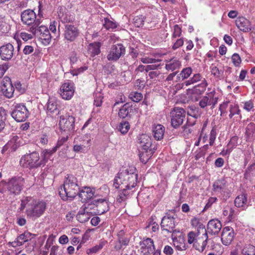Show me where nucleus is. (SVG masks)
Wrapping results in <instances>:
<instances>
[{
    "label": "nucleus",
    "mask_w": 255,
    "mask_h": 255,
    "mask_svg": "<svg viewBox=\"0 0 255 255\" xmlns=\"http://www.w3.org/2000/svg\"><path fill=\"white\" fill-rule=\"evenodd\" d=\"M159 66V64H151L149 65H147L146 66L140 65L138 66L137 68V70L139 71L142 72L145 70L146 72H148L150 70H157V68Z\"/></svg>",
    "instance_id": "nucleus-40"
},
{
    "label": "nucleus",
    "mask_w": 255,
    "mask_h": 255,
    "mask_svg": "<svg viewBox=\"0 0 255 255\" xmlns=\"http://www.w3.org/2000/svg\"><path fill=\"white\" fill-rule=\"evenodd\" d=\"M101 44L100 42L91 43L88 46V52L92 56H95L100 52Z\"/></svg>",
    "instance_id": "nucleus-34"
},
{
    "label": "nucleus",
    "mask_w": 255,
    "mask_h": 255,
    "mask_svg": "<svg viewBox=\"0 0 255 255\" xmlns=\"http://www.w3.org/2000/svg\"><path fill=\"white\" fill-rule=\"evenodd\" d=\"M47 110L50 113L57 111V104L55 99H50L47 102Z\"/></svg>",
    "instance_id": "nucleus-37"
},
{
    "label": "nucleus",
    "mask_w": 255,
    "mask_h": 255,
    "mask_svg": "<svg viewBox=\"0 0 255 255\" xmlns=\"http://www.w3.org/2000/svg\"><path fill=\"white\" fill-rule=\"evenodd\" d=\"M174 226V218L173 216L167 214L162 218L160 222L161 233L166 232L168 235H170L173 232Z\"/></svg>",
    "instance_id": "nucleus-10"
},
{
    "label": "nucleus",
    "mask_w": 255,
    "mask_h": 255,
    "mask_svg": "<svg viewBox=\"0 0 255 255\" xmlns=\"http://www.w3.org/2000/svg\"><path fill=\"white\" fill-rule=\"evenodd\" d=\"M105 243L104 242L100 243L98 245H96L94 247L88 249L86 250V253L88 255H91L92 254L96 253L99 251L101 250L104 246Z\"/></svg>",
    "instance_id": "nucleus-39"
},
{
    "label": "nucleus",
    "mask_w": 255,
    "mask_h": 255,
    "mask_svg": "<svg viewBox=\"0 0 255 255\" xmlns=\"http://www.w3.org/2000/svg\"><path fill=\"white\" fill-rule=\"evenodd\" d=\"M154 220V217L152 216L149 222V224L147 226H146V228L151 227L152 231L155 232L158 230L159 227L157 223L153 222Z\"/></svg>",
    "instance_id": "nucleus-55"
},
{
    "label": "nucleus",
    "mask_w": 255,
    "mask_h": 255,
    "mask_svg": "<svg viewBox=\"0 0 255 255\" xmlns=\"http://www.w3.org/2000/svg\"><path fill=\"white\" fill-rule=\"evenodd\" d=\"M237 26L244 32H248L252 29L250 21L244 17H239L236 20Z\"/></svg>",
    "instance_id": "nucleus-26"
},
{
    "label": "nucleus",
    "mask_w": 255,
    "mask_h": 255,
    "mask_svg": "<svg viewBox=\"0 0 255 255\" xmlns=\"http://www.w3.org/2000/svg\"><path fill=\"white\" fill-rule=\"evenodd\" d=\"M255 172V162L250 165L246 169L244 174L245 177L247 178L252 172Z\"/></svg>",
    "instance_id": "nucleus-62"
},
{
    "label": "nucleus",
    "mask_w": 255,
    "mask_h": 255,
    "mask_svg": "<svg viewBox=\"0 0 255 255\" xmlns=\"http://www.w3.org/2000/svg\"><path fill=\"white\" fill-rule=\"evenodd\" d=\"M41 22L42 21L40 19H37L34 24L30 27L29 31L33 35L37 36L49 30L47 27L41 24Z\"/></svg>",
    "instance_id": "nucleus-22"
},
{
    "label": "nucleus",
    "mask_w": 255,
    "mask_h": 255,
    "mask_svg": "<svg viewBox=\"0 0 255 255\" xmlns=\"http://www.w3.org/2000/svg\"><path fill=\"white\" fill-rule=\"evenodd\" d=\"M118 240L123 246H126L129 243V239L125 236V232L123 230L120 231L118 234Z\"/></svg>",
    "instance_id": "nucleus-42"
},
{
    "label": "nucleus",
    "mask_w": 255,
    "mask_h": 255,
    "mask_svg": "<svg viewBox=\"0 0 255 255\" xmlns=\"http://www.w3.org/2000/svg\"><path fill=\"white\" fill-rule=\"evenodd\" d=\"M57 26H58V31L57 34V36H59L60 35V22L59 21H56L54 20L52 22H51L49 26V29L53 34H56V27Z\"/></svg>",
    "instance_id": "nucleus-51"
},
{
    "label": "nucleus",
    "mask_w": 255,
    "mask_h": 255,
    "mask_svg": "<svg viewBox=\"0 0 255 255\" xmlns=\"http://www.w3.org/2000/svg\"><path fill=\"white\" fill-rule=\"evenodd\" d=\"M6 115L5 111L2 108H0V131L2 130L5 127Z\"/></svg>",
    "instance_id": "nucleus-47"
},
{
    "label": "nucleus",
    "mask_w": 255,
    "mask_h": 255,
    "mask_svg": "<svg viewBox=\"0 0 255 255\" xmlns=\"http://www.w3.org/2000/svg\"><path fill=\"white\" fill-rule=\"evenodd\" d=\"M1 91L7 98H11L13 96L14 88L8 77L5 76L3 78L1 82Z\"/></svg>",
    "instance_id": "nucleus-13"
},
{
    "label": "nucleus",
    "mask_w": 255,
    "mask_h": 255,
    "mask_svg": "<svg viewBox=\"0 0 255 255\" xmlns=\"http://www.w3.org/2000/svg\"><path fill=\"white\" fill-rule=\"evenodd\" d=\"M181 66V62L177 59H172L169 61L165 65V68L168 71H174L179 69Z\"/></svg>",
    "instance_id": "nucleus-33"
},
{
    "label": "nucleus",
    "mask_w": 255,
    "mask_h": 255,
    "mask_svg": "<svg viewBox=\"0 0 255 255\" xmlns=\"http://www.w3.org/2000/svg\"><path fill=\"white\" fill-rule=\"evenodd\" d=\"M33 198L30 197H26L21 200V203L20 205V210L23 211L25 207L27 208L29 205L31 201H32Z\"/></svg>",
    "instance_id": "nucleus-52"
},
{
    "label": "nucleus",
    "mask_w": 255,
    "mask_h": 255,
    "mask_svg": "<svg viewBox=\"0 0 255 255\" xmlns=\"http://www.w3.org/2000/svg\"><path fill=\"white\" fill-rule=\"evenodd\" d=\"M221 229L222 224L219 220L212 219L210 220L207 224V231L204 234V235L206 237V239L203 243V247H205L207 244L208 234L212 236H217Z\"/></svg>",
    "instance_id": "nucleus-7"
},
{
    "label": "nucleus",
    "mask_w": 255,
    "mask_h": 255,
    "mask_svg": "<svg viewBox=\"0 0 255 255\" xmlns=\"http://www.w3.org/2000/svg\"><path fill=\"white\" fill-rule=\"evenodd\" d=\"M37 37H39L41 40L43 44H47L49 43L51 41L52 36L51 35L49 30L46 31L45 33H43L40 35H38Z\"/></svg>",
    "instance_id": "nucleus-41"
},
{
    "label": "nucleus",
    "mask_w": 255,
    "mask_h": 255,
    "mask_svg": "<svg viewBox=\"0 0 255 255\" xmlns=\"http://www.w3.org/2000/svg\"><path fill=\"white\" fill-rule=\"evenodd\" d=\"M56 151L54 150V147L52 148L51 150L46 149L42 151V161H44V164H45L49 158V155H52Z\"/></svg>",
    "instance_id": "nucleus-49"
},
{
    "label": "nucleus",
    "mask_w": 255,
    "mask_h": 255,
    "mask_svg": "<svg viewBox=\"0 0 255 255\" xmlns=\"http://www.w3.org/2000/svg\"><path fill=\"white\" fill-rule=\"evenodd\" d=\"M211 71L212 74L217 78H220L223 73L221 70H219V68L214 65L211 66Z\"/></svg>",
    "instance_id": "nucleus-53"
},
{
    "label": "nucleus",
    "mask_w": 255,
    "mask_h": 255,
    "mask_svg": "<svg viewBox=\"0 0 255 255\" xmlns=\"http://www.w3.org/2000/svg\"><path fill=\"white\" fill-rule=\"evenodd\" d=\"M77 178L72 175H67L63 186L59 190V195L63 200H72L79 191Z\"/></svg>",
    "instance_id": "nucleus-2"
},
{
    "label": "nucleus",
    "mask_w": 255,
    "mask_h": 255,
    "mask_svg": "<svg viewBox=\"0 0 255 255\" xmlns=\"http://www.w3.org/2000/svg\"><path fill=\"white\" fill-rule=\"evenodd\" d=\"M130 126L128 122L126 121L122 122L118 128V129L122 134H125L128 132Z\"/></svg>",
    "instance_id": "nucleus-46"
},
{
    "label": "nucleus",
    "mask_w": 255,
    "mask_h": 255,
    "mask_svg": "<svg viewBox=\"0 0 255 255\" xmlns=\"http://www.w3.org/2000/svg\"><path fill=\"white\" fill-rule=\"evenodd\" d=\"M85 136H83L81 137H76L74 140V143L75 145L73 146V150L75 152H83L84 150V147H85L84 144V141Z\"/></svg>",
    "instance_id": "nucleus-29"
},
{
    "label": "nucleus",
    "mask_w": 255,
    "mask_h": 255,
    "mask_svg": "<svg viewBox=\"0 0 255 255\" xmlns=\"http://www.w3.org/2000/svg\"><path fill=\"white\" fill-rule=\"evenodd\" d=\"M78 194L82 202H85L93 197L94 192L90 187H85L82 190H79Z\"/></svg>",
    "instance_id": "nucleus-27"
},
{
    "label": "nucleus",
    "mask_w": 255,
    "mask_h": 255,
    "mask_svg": "<svg viewBox=\"0 0 255 255\" xmlns=\"http://www.w3.org/2000/svg\"><path fill=\"white\" fill-rule=\"evenodd\" d=\"M11 115L16 121L21 122L26 120L29 112L25 106L19 104L15 106Z\"/></svg>",
    "instance_id": "nucleus-8"
},
{
    "label": "nucleus",
    "mask_w": 255,
    "mask_h": 255,
    "mask_svg": "<svg viewBox=\"0 0 255 255\" xmlns=\"http://www.w3.org/2000/svg\"><path fill=\"white\" fill-rule=\"evenodd\" d=\"M34 51V48L33 46L31 45H26L25 46L23 52L24 54L28 55L32 53Z\"/></svg>",
    "instance_id": "nucleus-64"
},
{
    "label": "nucleus",
    "mask_w": 255,
    "mask_h": 255,
    "mask_svg": "<svg viewBox=\"0 0 255 255\" xmlns=\"http://www.w3.org/2000/svg\"><path fill=\"white\" fill-rule=\"evenodd\" d=\"M154 147L150 149H139V157L140 161L144 164L147 163L154 152Z\"/></svg>",
    "instance_id": "nucleus-25"
},
{
    "label": "nucleus",
    "mask_w": 255,
    "mask_h": 255,
    "mask_svg": "<svg viewBox=\"0 0 255 255\" xmlns=\"http://www.w3.org/2000/svg\"><path fill=\"white\" fill-rule=\"evenodd\" d=\"M125 48L121 44L114 45L111 48L107 55L109 61H116L125 53Z\"/></svg>",
    "instance_id": "nucleus-11"
},
{
    "label": "nucleus",
    "mask_w": 255,
    "mask_h": 255,
    "mask_svg": "<svg viewBox=\"0 0 255 255\" xmlns=\"http://www.w3.org/2000/svg\"><path fill=\"white\" fill-rule=\"evenodd\" d=\"M24 184V179L21 177H18L12 178L7 183L1 181L0 182V186L5 185L10 194L17 195L20 193Z\"/></svg>",
    "instance_id": "nucleus-5"
},
{
    "label": "nucleus",
    "mask_w": 255,
    "mask_h": 255,
    "mask_svg": "<svg viewBox=\"0 0 255 255\" xmlns=\"http://www.w3.org/2000/svg\"><path fill=\"white\" fill-rule=\"evenodd\" d=\"M235 205L238 208L244 207L247 205V194L243 193L238 195L235 199Z\"/></svg>",
    "instance_id": "nucleus-31"
},
{
    "label": "nucleus",
    "mask_w": 255,
    "mask_h": 255,
    "mask_svg": "<svg viewBox=\"0 0 255 255\" xmlns=\"http://www.w3.org/2000/svg\"><path fill=\"white\" fill-rule=\"evenodd\" d=\"M232 60L235 66H238L241 62V59L239 55L234 53L232 56Z\"/></svg>",
    "instance_id": "nucleus-58"
},
{
    "label": "nucleus",
    "mask_w": 255,
    "mask_h": 255,
    "mask_svg": "<svg viewBox=\"0 0 255 255\" xmlns=\"http://www.w3.org/2000/svg\"><path fill=\"white\" fill-rule=\"evenodd\" d=\"M46 207V204L44 201L33 199L28 206L27 207L26 214L27 217L35 220L43 214Z\"/></svg>",
    "instance_id": "nucleus-3"
},
{
    "label": "nucleus",
    "mask_w": 255,
    "mask_h": 255,
    "mask_svg": "<svg viewBox=\"0 0 255 255\" xmlns=\"http://www.w3.org/2000/svg\"><path fill=\"white\" fill-rule=\"evenodd\" d=\"M21 19L24 23L31 26L38 18H36V14L33 10L27 9L21 13Z\"/></svg>",
    "instance_id": "nucleus-19"
},
{
    "label": "nucleus",
    "mask_w": 255,
    "mask_h": 255,
    "mask_svg": "<svg viewBox=\"0 0 255 255\" xmlns=\"http://www.w3.org/2000/svg\"><path fill=\"white\" fill-rule=\"evenodd\" d=\"M186 116V111L184 109L179 107L173 108L170 113L171 126L175 128H178L183 124Z\"/></svg>",
    "instance_id": "nucleus-6"
},
{
    "label": "nucleus",
    "mask_w": 255,
    "mask_h": 255,
    "mask_svg": "<svg viewBox=\"0 0 255 255\" xmlns=\"http://www.w3.org/2000/svg\"><path fill=\"white\" fill-rule=\"evenodd\" d=\"M242 253L244 255H255V247L249 245L243 249Z\"/></svg>",
    "instance_id": "nucleus-43"
},
{
    "label": "nucleus",
    "mask_w": 255,
    "mask_h": 255,
    "mask_svg": "<svg viewBox=\"0 0 255 255\" xmlns=\"http://www.w3.org/2000/svg\"><path fill=\"white\" fill-rule=\"evenodd\" d=\"M140 252L143 255L152 253L155 248L153 241L150 238H147L143 240L140 244Z\"/></svg>",
    "instance_id": "nucleus-23"
},
{
    "label": "nucleus",
    "mask_w": 255,
    "mask_h": 255,
    "mask_svg": "<svg viewBox=\"0 0 255 255\" xmlns=\"http://www.w3.org/2000/svg\"><path fill=\"white\" fill-rule=\"evenodd\" d=\"M92 204H88L79 212L76 216V218L79 222H86L90 219L91 215H94L93 212L91 211L92 208Z\"/></svg>",
    "instance_id": "nucleus-18"
},
{
    "label": "nucleus",
    "mask_w": 255,
    "mask_h": 255,
    "mask_svg": "<svg viewBox=\"0 0 255 255\" xmlns=\"http://www.w3.org/2000/svg\"><path fill=\"white\" fill-rule=\"evenodd\" d=\"M18 138V137L17 136H13V138L5 146H3L2 152L4 153L10 147H11V150H15L17 146L15 143L16 142V140Z\"/></svg>",
    "instance_id": "nucleus-36"
},
{
    "label": "nucleus",
    "mask_w": 255,
    "mask_h": 255,
    "mask_svg": "<svg viewBox=\"0 0 255 255\" xmlns=\"http://www.w3.org/2000/svg\"><path fill=\"white\" fill-rule=\"evenodd\" d=\"M192 69L190 67L184 68L176 77V81H181L188 78L192 74Z\"/></svg>",
    "instance_id": "nucleus-35"
},
{
    "label": "nucleus",
    "mask_w": 255,
    "mask_h": 255,
    "mask_svg": "<svg viewBox=\"0 0 255 255\" xmlns=\"http://www.w3.org/2000/svg\"><path fill=\"white\" fill-rule=\"evenodd\" d=\"M132 112V105L129 103H126L120 109L118 115L120 118L124 119L128 117H130V114Z\"/></svg>",
    "instance_id": "nucleus-28"
},
{
    "label": "nucleus",
    "mask_w": 255,
    "mask_h": 255,
    "mask_svg": "<svg viewBox=\"0 0 255 255\" xmlns=\"http://www.w3.org/2000/svg\"><path fill=\"white\" fill-rule=\"evenodd\" d=\"M134 24L136 27H139L142 26L144 23L143 17L136 16L133 19Z\"/></svg>",
    "instance_id": "nucleus-56"
},
{
    "label": "nucleus",
    "mask_w": 255,
    "mask_h": 255,
    "mask_svg": "<svg viewBox=\"0 0 255 255\" xmlns=\"http://www.w3.org/2000/svg\"><path fill=\"white\" fill-rule=\"evenodd\" d=\"M216 137V129L213 128L210 133V137H209V144L210 145H212L214 142V141Z\"/></svg>",
    "instance_id": "nucleus-60"
},
{
    "label": "nucleus",
    "mask_w": 255,
    "mask_h": 255,
    "mask_svg": "<svg viewBox=\"0 0 255 255\" xmlns=\"http://www.w3.org/2000/svg\"><path fill=\"white\" fill-rule=\"evenodd\" d=\"M195 121L190 123L189 119H187L186 125L184 126L183 128H184L183 131L187 134L190 133L192 131V130L188 128L189 126H193L195 124Z\"/></svg>",
    "instance_id": "nucleus-61"
},
{
    "label": "nucleus",
    "mask_w": 255,
    "mask_h": 255,
    "mask_svg": "<svg viewBox=\"0 0 255 255\" xmlns=\"http://www.w3.org/2000/svg\"><path fill=\"white\" fill-rule=\"evenodd\" d=\"M75 118L72 116H61L59 121V127L61 130L70 132L74 128Z\"/></svg>",
    "instance_id": "nucleus-9"
},
{
    "label": "nucleus",
    "mask_w": 255,
    "mask_h": 255,
    "mask_svg": "<svg viewBox=\"0 0 255 255\" xmlns=\"http://www.w3.org/2000/svg\"><path fill=\"white\" fill-rule=\"evenodd\" d=\"M68 138V135H66V137H62L61 138H60L56 144V145L54 147V150L57 151V150L61 146H62L64 142H65Z\"/></svg>",
    "instance_id": "nucleus-59"
},
{
    "label": "nucleus",
    "mask_w": 255,
    "mask_h": 255,
    "mask_svg": "<svg viewBox=\"0 0 255 255\" xmlns=\"http://www.w3.org/2000/svg\"><path fill=\"white\" fill-rule=\"evenodd\" d=\"M235 237V233L233 229L230 227L224 228L222 231L221 241L225 246L230 245Z\"/></svg>",
    "instance_id": "nucleus-16"
},
{
    "label": "nucleus",
    "mask_w": 255,
    "mask_h": 255,
    "mask_svg": "<svg viewBox=\"0 0 255 255\" xmlns=\"http://www.w3.org/2000/svg\"><path fill=\"white\" fill-rule=\"evenodd\" d=\"M79 34L78 28L71 24L65 25L64 30V38L68 41L72 42L75 40Z\"/></svg>",
    "instance_id": "nucleus-17"
},
{
    "label": "nucleus",
    "mask_w": 255,
    "mask_h": 255,
    "mask_svg": "<svg viewBox=\"0 0 255 255\" xmlns=\"http://www.w3.org/2000/svg\"><path fill=\"white\" fill-rule=\"evenodd\" d=\"M103 26L107 30H113L117 28V24L116 22L111 20L108 18H105Z\"/></svg>",
    "instance_id": "nucleus-38"
},
{
    "label": "nucleus",
    "mask_w": 255,
    "mask_h": 255,
    "mask_svg": "<svg viewBox=\"0 0 255 255\" xmlns=\"http://www.w3.org/2000/svg\"><path fill=\"white\" fill-rule=\"evenodd\" d=\"M138 174L133 166L121 168L114 180L113 186L116 188H127L132 189L137 184Z\"/></svg>",
    "instance_id": "nucleus-1"
},
{
    "label": "nucleus",
    "mask_w": 255,
    "mask_h": 255,
    "mask_svg": "<svg viewBox=\"0 0 255 255\" xmlns=\"http://www.w3.org/2000/svg\"><path fill=\"white\" fill-rule=\"evenodd\" d=\"M14 48L10 43L2 45L0 47V56L2 60H10L13 55Z\"/></svg>",
    "instance_id": "nucleus-20"
},
{
    "label": "nucleus",
    "mask_w": 255,
    "mask_h": 255,
    "mask_svg": "<svg viewBox=\"0 0 255 255\" xmlns=\"http://www.w3.org/2000/svg\"><path fill=\"white\" fill-rule=\"evenodd\" d=\"M120 189L122 190V192L119 193L117 198V200L119 203L123 202L126 199L127 196L129 194L128 190H130L127 188H123Z\"/></svg>",
    "instance_id": "nucleus-45"
},
{
    "label": "nucleus",
    "mask_w": 255,
    "mask_h": 255,
    "mask_svg": "<svg viewBox=\"0 0 255 255\" xmlns=\"http://www.w3.org/2000/svg\"><path fill=\"white\" fill-rule=\"evenodd\" d=\"M202 77L200 74H195L189 80L185 81V83L186 86L194 84L199 81H201Z\"/></svg>",
    "instance_id": "nucleus-48"
},
{
    "label": "nucleus",
    "mask_w": 255,
    "mask_h": 255,
    "mask_svg": "<svg viewBox=\"0 0 255 255\" xmlns=\"http://www.w3.org/2000/svg\"><path fill=\"white\" fill-rule=\"evenodd\" d=\"M35 235L28 232H25L19 235L15 240L9 243L13 247H16L22 245L24 243L31 240Z\"/></svg>",
    "instance_id": "nucleus-21"
},
{
    "label": "nucleus",
    "mask_w": 255,
    "mask_h": 255,
    "mask_svg": "<svg viewBox=\"0 0 255 255\" xmlns=\"http://www.w3.org/2000/svg\"><path fill=\"white\" fill-rule=\"evenodd\" d=\"M226 181L224 179L216 180L213 185V190L215 192L221 193L225 188Z\"/></svg>",
    "instance_id": "nucleus-32"
},
{
    "label": "nucleus",
    "mask_w": 255,
    "mask_h": 255,
    "mask_svg": "<svg viewBox=\"0 0 255 255\" xmlns=\"http://www.w3.org/2000/svg\"><path fill=\"white\" fill-rule=\"evenodd\" d=\"M229 117L230 119L235 115H239L240 110L239 109V106L235 104H231L229 107Z\"/></svg>",
    "instance_id": "nucleus-44"
},
{
    "label": "nucleus",
    "mask_w": 255,
    "mask_h": 255,
    "mask_svg": "<svg viewBox=\"0 0 255 255\" xmlns=\"http://www.w3.org/2000/svg\"><path fill=\"white\" fill-rule=\"evenodd\" d=\"M59 93L63 99H71L74 93L73 83L69 81L64 82L61 85Z\"/></svg>",
    "instance_id": "nucleus-12"
},
{
    "label": "nucleus",
    "mask_w": 255,
    "mask_h": 255,
    "mask_svg": "<svg viewBox=\"0 0 255 255\" xmlns=\"http://www.w3.org/2000/svg\"><path fill=\"white\" fill-rule=\"evenodd\" d=\"M103 97L100 93L96 95L94 104L97 107H100L102 103Z\"/></svg>",
    "instance_id": "nucleus-63"
},
{
    "label": "nucleus",
    "mask_w": 255,
    "mask_h": 255,
    "mask_svg": "<svg viewBox=\"0 0 255 255\" xmlns=\"http://www.w3.org/2000/svg\"><path fill=\"white\" fill-rule=\"evenodd\" d=\"M159 125H154L152 127V133L154 138L157 140H159Z\"/></svg>",
    "instance_id": "nucleus-57"
},
{
    "label": "nucleus",
    "mask_w": 255,
    "mask_h": 255,
    "mask_svg": "<svg viewBox=\"0 0 255 255\" xmlns=\"http://www.w3.org/2000/svg\"><path fill=\"white\" fill-rule=\"evenodd\" d=\"M20 164L24 167L36 168L45 165L42 158L40 159L39 153L33 151L23 156L20 161Z\"/></svg>",
    "instance_id": "nucleus-4"
},
{
    "label": "nucleus",
    "mask_w": 255,
    "mask_h": 255,
    "mask_svg": "<svg viewBox=\"0 0 255 255\" xmlns=\"http://www.w3.org/2000/svg\"><path fill=\"white\" fill-rule=\"evenodd\" d=\"M129 98L134 102H138L142 99V95L137 92H131L129 95Z\"/></svg>",
    "instance_id": "nucleus-50"
},
{
    "label": "nucleus",
    "mask_w": 255,
    "mask_h": 255,
    "mask_svg": "<svg viewBox=\"0 0 255 255\" xmlns=\"http://www.w3.org/2000/svg\"><path fill=\"white\" fill-rule=\"evenodd\" d=\"M198 235H199L193 231L189 232L187 234L188 243L189 244L194 243L197 240L196 237Z\"/></svg>",
    "instance_id": "nucleus-54"
},
{
    "label": "nucleus",
    "mask_w": 255,
    "mask_h": 255,
    "mask_svg": "<svg viewBox=\"0 0 255 255\" xmlns=\"http://www.w3.org/2000/svg\"><path fill=\"white\" fill-rule=\"evenodd\" d=\"M92 205V209L96 208V211H94L93 212L94 215H102L107 212L109 209L108 203L105 199L95 200L93 201V204Z\"/></svg>",
    "instance_id": "nucleus-14"
},
{
    "label": "nucleus",
    "mask_w": 255,
    "mask_h": 255,
    "mask_svg": "<svg viewBox=\"0 0 255 255\" xmlns=\"http://www.w3.org/2000/svg\"><path fill=\"white\" fill-rule=\"evenodd\" d=\"M137 143L139 149H150L152 147L151 137L146 134H142L137 137Z\"/></svg>",
    "instance_id": "nucleus-24"
},
{
    "label": "nucleus",
    "mask_w": 255,
    "mask_h": 255,
    "mask_svg": "<svg viewBox=\"0 0 255 255\" xmlns=\"http://www.w3.org/2000/svg\"><path fill=\"white\" fill-rule=\"evenodd\" d=\"M173 243L174 247L178 251H184L187 249L185 241L183 237L173 238Z\"/></svg>",
    "instance_id": "nucleus-30"
},
{
    "label": "nucleus",
    "mask_w": 255,
    "mask_h": 255,
    "mask_svg": "<svg viewBox=\"0 0 255 255\" xmlns=\"http://www.w3.org/2000/svg\"><path fill=\"white\" fill-rule=\"evenodd\" d=\"M218 97H215V93L211 92L203 97L199 101V106L201 108H204L207 106H211L214 108L218 102Z\"/></svg>",
    "instance_id": "nucleus-15"
}]
</instances>
